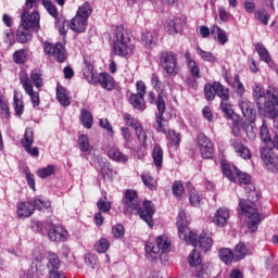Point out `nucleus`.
<instances>
[{"label": "nucleus", "mask_w": 278, "mask_h": 278, "mask_svg": "<svg viewBox=\"0 0 278 278\" xmlns=\"http://www.w3.org/2000/svg\"><path fill=\"white\" fill-rule=\"evenodd\" d=\"M123 203L126 210L137 212L141 220H144L150 228H153V215L155 214V205L151 201H143L142 206L138 201V192L134 189H128L124 192Z\"/></svg>", "instance_id": "nucleus-1"}, {"label": "nucleus", "mask_w": 278, "mask_h": 278, "mask_svg": "<svg viewBox=\"0 0 278 278\" xmlns=\"http://www.w3.org/2000/svg\"><path fill=\"white\" fill-rule=\"evenodd\" d=\"M33 31H40V13L33 11V15L22 14V23L16 30V39L21 45H26L31 40Z\"/></svg>", "instance_id": "nucleus-2"}, {"label": "nucleus", "mask_w": 278, "mask_h": 278, "mask_svg": "<svg viewBox=\"0 0 278 278\" xmlns=\"http://www.w3.org/2000/svg\"><path fill=\"white\" fill-rule=\"evenodd\" d=\"M134 45L131 43V37H129V30L124 26H117L115 30V39L113 41V52L119 58H127L134 53Z\"/></svg>", "instance_id": "nucleus-3"}, {"label": "nucleus", "mask_w": 278, "mask_h": 278, "mask_svg": "<svg viewBox=\"0 0 278 278\" xmlns=\"http://www.w3.org/2000/svg\"><path fill=\"white\" fill-rule=\"evenodd\" d=\"M236 176L239 181V184H242L244 187V191L247 193L248 200H240L239 201V207L243 210V212H247L249 210L253 208V201L260 200V193L255 191V186L251 184V176L244 172L236 170ZM245 205V206H244Z\"/></svg>", "instance_id": "nucleus-4"}, {"label": "nucleus", "mask_w": 278, "mask_h": 278, "mask_svg": "<svg viewBox=\"0 0 278 278\" xmlns=\"http://www.w3.org/2000/svg\"><path fill=\"white\" fill-rule=\"evenodd\" d=\"M252 96L256 101L258 112H262V110L266 112L269 108H273L274 99H277L275 93L270 92V90L265 91L264 86L258 83L254 84Z\"/></svg>", "instance_id": "nucleus-5"}, {"label": "nucleus", "mask_w": 278, "mask_h": 278, "mask_svg": "<svg viewBox=\"0 0 278 278\" xmlns=\"http://www.w3.org/2000/svg\"><path fill=\"white\" fill-rule=\"evenodd\" d=\"M170 249V240L166 236L156 238V244L148 242L146 244V257L149 262H157L162 253H166Z\"/></svg>", "instance_id": "nucleus-6"}, {"label": "nucleus", "mask_w": 278, "mask_h": 278, "mask_svg": "<svg viewBox=\"0 0 278 278\" xmlns=\"http://www.w3.org/2000/svg\"><path fill=\"white\" fill-rule=\"evenodd\" d=\"M160 64L169 77H177V75H179V61L177 59V53L173 51L161 52Z\"/></svg>", "instance_id": "nucleus-7"}, {"label": "nucleus", "mask_w": 278, "mask_h": 278, "mask_svg": "<svg viewBox=\"0 0 278 278\" xmlns=\"http://www.w3.org/2000/svg\"><path fill=\"white\" fill-rule=\"evenodd\" d=\"M185 241L194 247V249L199 247V249H201V251H203L204 253H207L214 244V241L212 240V232H210L208 230H203L199 239L197 238V232L189 231L187 240Z\"/></svg>", "instance_id": "nucleus-8"}, {"label": "nucleus", "mask_w": 278, "mask_h": 278, "mask_svg": "<svg viewBox=\"0 0 278 278\" xmlns=\"http://www.w3.org/2000/svg\"><path fill=\"white\" fill-rule=\"evenodd\" d=\"M255 202L256 201H252V208H249L247 204H244V207L248 211L239 207L241 210V214H244V216L248 217L247 226L250 233H255L260 227V223H262V217L260 216V213H257V208H255Z\"/></svg>", "instance_id": "nucleus-9"}, {"label": "nucleus", "mask_w": 278, "mask_h": 278, "mask_svg": "<svg viewBox=\"0 0 278 278\" xmlns=\"http://www.w3.org/2000/svg\"><path fill=\"white\" fill-rule=\"evenodd\" d=\"M20 84L23 87L24 91L30 98L33 103V108L40 106V92L34 90V84L29 80V76L27 74L20 75Z\"/></svg>", "instance_id": "nucleus-10"}, {"label": "nucleus", "mask_w": 278, "mask_h": 278, "mask_svg": "<svg viewBox=\"0 0 278 278\" xmlns=\"http://www.w3.org/2000/svg\"><path fill=\"white\" fill-rule=\"evenodd\" d=\"M273 149L274 148H261V159L267 170L278 173V156Z\"/></svg>", "instance_id": "nucleus-11"}, {"label": "nucleus", "mask_w": 278, "mask_h": 278, "mask_svg": "<svg viewBox=\"0 0 278 278\" xmlns=\"http://www.w3.org/2000/svg\"><path fill=\"white\" fill-rule=\"evenodd\" d=\"M62 262L55 253H48L47 256V268L49 270V278H66L64 271L60 270Z\"/></svg>", "instance_id": "nucleus-12"}, {"label": "nucleus", "mask_w": 278, "mask_h": 278, "mask_svg": "<svg viewBox=\"0 0 278 278\" xmlns=\"http://www.w3.org/2000/svg\"><path fill=\"white\" fill-rule=\"evenodd\" d=\"M43 52L46 55H51L55 58L58 62H64L66 60V51L64 50V46L62 43H51L49 41L43 42Z\"/></svg>", "instance_id": "nucleus-13"}, {"label": "nucleus", "mask_w": 278, "mask_h": 278, "mask_svg": "<svg viewBox=\"0 0 278 278\" xmlns=\"http://www.w3.org/2000/svg\"><path fill=\"white\" fill-rule=\"evenodd\" d=\"M198 146L204 160H212L214 157V147L205 134L200 132L198 135Z\"/></svg>", "instance_id": "nucleus-14"}, {"label": "nucleus", "mask_w": 278, "mask_h": 278, "mask_svg": "<svg viewBox=\"0 0 278 278\" xmlns=\"http://www.w3.org/2000/svg\"><path fill=\"white\" fill-rule=\"evenodd\" d=\"M21 144L25 149L26 153L31 155V157H38V155H40L38 147L31 148V144H34V129L26 128L25 134L21 139Z\"/></svg>", "instance_id": "nucleus-15"}, {"label": "nucleus", "mask_w": 278, "mask_h": 278, "mask_svg": "<svg viewBox=\"0 0 278 278\" xmlns=\"http://www.w3.org/2000/svg\"><path fill=\"white\" fill-rule=\"evenodd\" d=\"M166 112V109H164V104H159V111L155 113V123L153 125L155 131L159 134H168L170 131V128L168 127V121L164 118V113Z\"/></svg>", "instance_id": "nucleus-16"}, {"label": "nucleus", "mask_w": 278, "mask_h": 278, "mask_svg": "<svg viewBox=\"0 0 278 278\" xmlns=\"http://www.w3.org/2000/svg\"><path fill=\"white\" fill-rule=\"evenodd\" d=\"M260 138L262 142H264L265 148H275L278 151V135L276 132L274 138L270 137V130L265 121H263V124L260 127Z\"/></svg>", "instance_id": "nucleus-17"}, {"label": "nucleus", "mask_w": 278, "mask_h": 278, "mask_svg": "<svg viewBox=\"0 0 278 278\" xmlns=\"http://www.w3.org/2000/svg\"><path fill=\"white\" fill-rule=\"evenodd\" d=\"M239 108L247 121L255 123L257 113L255 112V109H253V104L247 98L239 100Z\"/></svg>", "instance_id": "nucleus-18"}, {"label": "nucleus", "mask_w": 278, "mask_h": 278, "mask_svg": "<svg viewBox=\"0 0 278 278\" xmlns=\"http://www.w3.org/2000/svg\"><path fill=\"white\" fill-rule=\"evenodd\" d=\"M230 147L233 149L235 153H237L238 157L242 160H251V157H253L251 150L238 139H231Z\"/></svg>", "instance_id": "nucleus-19"}, {"label": "nucleus", "mask_w": 278, "mask_h": 278, "mask_svg": "<svg viewBox=\"0 0 278 278\" xmlns=\"http://www.w3.org/2000/svg\"><path fill=\"white\" fill-rule=\"evenodd\" d=\"M176 225L178 227V236L180 240H188V218L186 217V211H179L176 218Z\"/></svg>", "instance_id": "nucleus-20"}, {"label": "nucleus", "mask_w": 278, "mask_h": 278, "mask_svg": "<svg viewBox=\"0 0 278 278\" xmlns=\"http://www.w3.org/2000/svg\"><path fill=\"white\" fill-rule=\"evenodd\" d=\"M48 238L52 242H66L68 231L62 226H52L48 231Z\"/></svg>", "instance_id": "nucleus-21"}, {"label": "nucleus", "mask_w": 278, "mask_h": 278, "mask_svg": "<svg viewBox=\"0 0 278 278\" xmlns=\"http://www.w3.org/2000/svg\"><path fill=\"white\" fill-rule=\"evenodd\" d=\"M187 68L193 78H188L187 84L190 86L193 90H195L198 83L195 79H201V68H199V64L197 61H190L187 63Z\"/></svg>", "instance_id": "nucleus-22"}, {"label": "nucleus", "mask_w": 278, "mask_h": 278, "mask_svg": "<svg viewBox=\"0 0 278 278\" xmlns=\"http://www.w3.org/2000/svg\"><path fill=\"white\" fill-rule=\"evenodd\" d=\"M157 94H155V92L150 91L148 93V101L149 103H151V105H156V110L157 112H160V104L163 105V110H166V93H164V91H156Z\"/></svg>", "instance_id": "nucleus-23"}, {"label": "nucleus", "mask_w": 278, "mask_h": 278, "mask_svg": "<svg viewBox=\"0 0 278 278\" xmlns=\"http://www.w3.org/2000/svg\"><path fill=\"white\" fill-rule=\"evenodd\" d=\"M229 216L231 214L229 213V208L227 207H219L213 217V223L216 225V227H225L227 225V220H229Z\"/></svg>", "instance_id": "nucleus-24"}, {"label": "nucleus", "mask_w": 278, "mask_h": 278, "mask_svg": "<svg viewBox=\"0 0 278 278\" xmlns=\"http://www.w3.org/2000/svg\"><path fill=\"white\" fill-rule=\"evenodd\" d=\"M67 26L76 34H84V31H86V27H88V21L75 15V17L67 23Z\"/></svg>", "instance_id": "nucleus-25"}, {"label": "nucleus", "mask_w": 278, "mask_h": 278, "mask_svg": "<svg viewBox=\"0 0 278 278\" xmlns=\"http://www.w3.org/2000/svg\"><path fill=\"white\" fill-rule=\"evenodd\" d=\"M18 218H29L35 212L34 204L31 202H21L17 204Z\"/></svg>", "instance_id": "nucleus-26"}, {"label": "nucleus", "mask_w": 278, "mask_h": 278, "mask_svg": "<svg viewBox=\"0 0 278 278\" xmlns=\"http://www.w3.org/2000/svg\"><path fill=\"white\" fill-rule=\"evenodd\" d=\"M98 83L104 90H114V77L108 73H100L98 76Z\"/></svg>", "instance_id": "nucleus-27"}, {"label": "nucleus", "mask_w": 278, "mask_h": 278, "mask_svg": "<svg viewBox=\"0 0 278 278\" xmlns=\"http://www.w3.org/2000/svg\"><path fill=\"white\" fill-rule=\"evenodd\" d=\"M106 155L110 157V160H113V162H127V156L123 154V152H121V150H118L116 147L109 148Z\"/></svg>", "instance_id": "nucleus-28"}, {"label": "nucleus", "mask_w": 278, "mask_h": 278, "mask_svg": "<svg viewBox=\"0 0 278 278\" xmlns=\"http://www.w3.org/2000/svg\"><path fill=\"white\" fill-rule=\"evenodd\" d=\"M211 34L217 36V41L219 45H227L229 42V37L227 36V31L220 28L219 26H213L211 29Z\"/></svg>", "instance_id": "nucleus-29"}, {"label": "nucleus", "mask_w": 278, "mask_h": 278, "mask_svg": "<svg viewBox=\"0 0 278 278\" xmlns=\"http://www.w3.org/2000/svg\"><path fill=\"white\" fill-rule=\"evenodd\" d=\"M129 103L135 108V110H140L141 112L147 108L144 104V96L131 93L129 97Z\"/></svg>", "instance_id": "nucleus-30"}, {"label": "nucleus", "mask_w": 278, "mask_h": 278, "mask_svg": "<svg viewBox=\"0 0 278 278\" xmlns=\"http://www.w3.org/2000/svg\"><path fill=\"white\" fill-rule=\"evenodd\" d=\"M142 184L149 188V190H157V181H155V178L151 176V173L143 172L140 175Z\"/></svg>", "instance_id": "nucleus-31"}, {"label": "nucleus", "mask_w": 278, "mask_h": 278, "mask_svg": "<svg viewBox=\"0 0 278 278\" xmlns=\"http://www.w3.org/2000/svg\"><path fill=\"white\" fill-rule=\"evenodd\" d=\"M141 40L144 42L146 47H155V45H157V37L153 31L143 30Z\"/></svg>", "instance_id": "nucleus-32"}, {"label": "nucleus", "mask_w": 278, "mask_h": 278, "mask_svg": "<svg viewBox=\"0 0 278 278\" xmlns=\"http://www.w3.org/2000/svg\"><path fill=\"white\" fill-rule=\"evenodd\" d=\"M214 88L215 94H217L222 101H229V88L218 81H214Z\"/></svg>", "instance_id": "nucleus-33"}, {"label": "nucleus", "mask_w": 278, "mask_h": 278, "mask_svg": "<svg viewBox=\"0 0 278 278\" xmlns=\"http://www.w3.org/2000/svg\"><path fill=\"white\" fill-rule=\"evenodd\" d=\"M152 157L154 166H156L157 169L162 168V163L164 162V150H162V147L154 146Z\"/></svg>", "instance_id": "nucleus-34"}, {"label": "nucleus", "mask_w": 278, "mask_h": 278, "mask_svg": "<svg viewBox=\"0 0 278 278\" xmlns=\"http://www.w3.org/2000/svg\"><path fill=\"white\" fill-rule=\"evenodd\" d=\"M189 203L192 207H201L203 195L197 189H191L189 192Z\"/></svg>", "instance_id": "nucleus-35"}, {"label": "nucleus", "mask_w": 278, "mask_h": 278, "mask_svg": "<svg viewBox=\"0 0 278 278\" xmlns=\"http://www.w3.org/2000/svg\"><path fill=\"white\" fill-rule=\"evenodd\" d=\"M56 99L64 108L71 105V99L66 93V89L62 86L56 87Z\"/></svg>", "instance_id": "nucleus-36"}, {"label": "nucleus", "mask_w": 278, "mask_h": 278, "mask_svg": "<svg viewBox=\"0 0 278 278\" xmlns=\"http://www.w3.org/2000/svg\"><path fill=\"white\" fill-rule=\"evenodd\" d=\"M30 84L33 81L35 88H42L43 86V81H42V71H40L39 68H34L30 72V79H29Z\"/></svg>", "instance_id": "nucleus-37"}, {"label": "nucleus", "mask_w": 278, "mask_h": 278, "mask_svg": "<svg viewBox=\"0 0 278 278\" xmlns=\"http://www.w3.org/2000/svg\"><path fill=\"white\" fill-rule=\"evenodd\" d=\"M165 29L169 36H175V34H179L181 31V23H179V20H170L167 22Z\"/></svg>", "instance_id": "nucleus-38"}, {"label": "nucleus", "mask_w": 278, "mask_h": 278, "mask_svg": "<svg viewBox=\"0 0 278 278\" xmlns=\"http://www.w3.org/2000/svg\"><path fill=\"white\" fill-rule=\"evenodd\" d=\"M254 18L258 21L262 25H268L270 21V14L266 9H258L254 12Z\"/></svg>", "instance_id": "nucleus-39"}, {"label": "nucleus", "mask_w": 278, "mask_h": 278, "mask_svg": "<svg viewBox=\"0 0 278 278\" xmlns=\"http://www.w3.org/2000/svg\"><path fill=\"white\" fill-rule=\"evenodd\" d=\"M80 121L83 123V127L86 129H91L92 128V113L88 112L86 109H81L80 111Z\"/></svg>", "instance_id": "nucleus-40"}, {"label": "nucleus", "mask_w": 278, "mask_h": 278, "mask_svg": "<svg viewBox=\"0 0 278 278\" xmlns=\"http://www.w3.org/2000/svg\"><path fill=\"white\" fill-rule=\"evenodd\" d=\"M135 136L137 137V140L143 147V149H147V140H149V131L144 129V127H139L135 130Z\"/></svg>", "instance_id": "nucleus-41"}, {"label": "nucleus", "mask_w": 278, "mask_h": 278, "mask_svg": "<svg viewBox=\"0 0 278 278\" xmlns=\"http://www.w3.org/2000/svg\"><path fill=\"white\" fill-rule=\"evenodd\" d=\"M266 112H268L269 118L274 119V127H275V129H277L276 134L278 135V103H277V98H274V103H273L271 108L269 106Z\"/></svg>", "instance_id": "nucleus-42"}, {"label": "nucleus", "mask_w": 278, "mask_h": 278, "mask_svg": "<svg viewBox=\"0 0 278 278\" xmlns=\"http://www.w3.org/2000/svg\"><path fill=\"white\" fill-rule=\"evenodd\" d=\"M84 77L89 81V84L94 83V66L85 60V67L83 68Z\"/></svg>", "instance_id": "nucleus-43"}, {"label": "nucleus", "mask_w": 278, "mask_h": 278, "mask_svg": "<svg viewBox=\"0 0 278 278\" xmlns=\"http://www.w3.org/2000/svg\"><path fill=\"white\" fill-rule=\"evenodd\" d=\"M165 136H167L169 147H179L181 142V134L175 130H169Z\"/></svg>", "instance_id": "nucleus-44"}, {"label": "nucleus", "mask_w": 278, "mask_h": 278, "mask_svg": "<svg viewBox=\"0 0 278 278\" xmlns=\"http://www.w3.org/2000/svg\"><path fill=\"white\" fill-rule=\"evenodd\" d=\"M90 14H92V7L90 3L85 2L81 7L78 8L76 16L88 21V18H90Z\"/></svg>", "instance_id": "nucleus-45"}, {"label": "nucleus", "mask_w": 278, "mask_h": 278, "mask_svg": "<svg viewBox=\"0 0 278 278\" xmlns=\"http://www.w3.org/2000/svg\"><path fill=\"white\" fill-rule=\"evenodd\" d=\"M123 119L125 125H127V127H131L132 129H138L139 127L142 126V123H140V121H138L137 118H135L134 116H131V114L129 113H124L123 114Z\"/></svg>", "instance_id": "nucleus-46"}, {"label": "nucleus", "mask_w": 278, "mask_h": 278, "mask_svg": "<svg viewBox=\"0 0 278 278\" xmlns=\"http://www.w3.org/2000/svg\"><path fill=\"white\" fill-rule=\"evenodd\" d=\"M219 258L224 264H231L233 260L236 258L233 252H231V249L223 248L219 250Z\"/></svg>", "instance_id": "nucleus-47"}, {"label": "nucleus", "mask_w": 278, "mask_h": 278, "mask_svg": "<svg viewBox=\"0 0 278 278\" xmlns=\"http://www.w3.org/2000/svg\"><path fill=\"white\" fill-rule=\"evenodd\" d=\"M212 269L208 264L198 265L195 268L194 277L197 278H210Z\"/></svg>", "instance_id": "nucleus-48"}, {"label": "nucleus", "mask_w": 278, "mask_h": 278, "mask_svg": "<svg viewBox=\"0 0 278 278\" xmlns=\"http://www.w3.org/2000/svg\"><path fill=\"white\" fill-rule=\"evenodd\" d=\"M247 253H249V250L247 249V244L240 242L235 247L233 255L237 262H240V260H244V257H247Z\"/></svg>", "instance_id": "nucleus-49"}, {"label": "nucleus", "mask_w": 278, "mask_h": 278, "mask_svg": "<svg viewBox=\"0 0 278 278\" xmlns=\"http://www.w3.org/2000/svg\"><path fill=\"white\" fill-rule=\"evenodd\" d=\"M172 192L176 197V199L181 201V199H184V192H186V189L184 188V182H181L180 180L174 181L172 186Z\"/></svg>", "instance_id": "nucleus-50"}, {"label": "nucleus", "mask_w": 278, "mask_h": 278, "mask_svg": "<svg viewBox=\"0 0 278 278\" xmlns=\"http://www.w3.org/2000/svg\"><path fill=\"white\" fill-rule=\"evenodd\" d=\"M33 207H35V210H49V207H51V202H49V200L42 198V197H38L33 201Z\"/></svg>", "instance_id": "nucleus-51"}, {"label": "nucleus", "mask_w": 278, "mask_h": 278, "mask_svg": "<svg viewBox=\"0 0 278 278\" xmlns=\"http://www.w3.org/2000/svg\"><path fill=\"white\" fill-rule=\"evenodd\" d=\"M38 3H40V0H26L23 14L26 13V16H33L34 12H38L36 10V8H38Z\"/></svg>", "instance_id": "nucleus-52"}, {"label": "nucleus", "mask_w": 278, "mask_h": 278, "mask_svg": "<svg viewBox=\"0 0 278 278\" xmlns=\"http://www.w3.org/2000/svg\"><path fill=\"white\" fill-rule=\"evenodd\" d=\"M77 144L81 153H88L90 151V139H88V135H80Z\"/></svg>", "instance_id": "nucleus-53"}, {"label": "nucleus", "mask_w": 278, "mask_h": 278, "mask_svg": "<svg viewBox=\"0 0 278 278\" xmlns=\"http://www.w3.org/2000/svg\"><path fill=\"white\" fill-rule=\"evenodd\" d=\"M232 88L238 97H243L244 92H247L244 85L240 81V75L238 74L233 77Z\"/></svg>", "instance_id": "nucleus-54"}, {"label": "nucleus", "mask_w": 278, "mask_h": 278, "mask_svg": "<svg viewBox=\"0 0 278 278\" xmlns=\"http://www.w3.org/2000/svg\"><path fill=\"white\" fill-rule=\"evenodd\" d=\"M255 49H256V52L258 53L261 60L268 64V62H270L271 58H270V53H268V50L264 47V45L256 43Z\"/></svg>", "instance_id": "nucleus-55"}, {"label": "nucleus", "mask_w": 278, "mask_h": 278, "mask_svg": "<svg viewBox=\"0 0 278 278\" xmlns=\"http://www.w3.org/2000/svg\"><path fill=\"white\" fill-rule=\"evenodd\" d=\"M204 97L206 101H213L216 99V88H214V83H207L204 85Z\"/></svg>", "instance_id": "nucleus-56"}, {"label": "nucleus", "mask_w": 278, "mask_h": 278, "mask_svg": "<svg viewBox=\"0 0 278 278\" xmlns=\"http://www.w3.org/2000/svg\"><path fill=\"white\" fill-rule=\"evenodd\" d=\"M15 64H25L27 62V50L20 49L13 53Z\"/></svg>", "instance_id": "nucleus-57"}, {"label": "nucleus", "mask_w": 278, "mask_h": 278, "mask_svg": "<svg viewBox=\"0 0 278 278\" xmlns=\"http://www.w3.org/2000/svg\"><path fill=\"white\" fill-rule=\"evenodd\" d=\"M197 53L204 62H211L212 64L216 62V58L212 52H207L200 47L197 48Z\"/></svg>", "instance_id": "nucleus-58"}, {"label": "nucleus", "mask_w": 278, "mask_h": 278, "mask_svg": "<svg viewBox=\"0 0 278 278\" xmlns=\"http://www.w3.org/2000/svg\"><path fill=\"white\" fill-rule=\"evenodd\" d=\"M37 175L40 177V179H47V177L55 175V166L48 165L47 167L40 168L38 169Z\"/></svg>", "instance_id": "nucleus-59"}, {"label": "nucleus", "mask_w": 278, "mask_h": 278, "mask_svg": "<svg viewBox=\"0 0 278 278\" xmlns=\"http://www.w3.org/2000/svg\"><path fill=\"white\" fill-rule=\"evenodd\" d=\"M94 249L98 253H106L110 249V240L106 238H101L96 244Z\"/></svg>", "instance_id": "nucleus-60"}, {"label": "nucleus", "mask_w": 278, "mask_h": 278, "mask_svg": "<svg viewBox=\"0 0 278 278\" xmlns=\"http://www.w3.org/2000/svg\"><path fill=\"white\" fill-rule=\"evenodd\" d=\"M97 207L99 212H102V214H108L112 210V202L108 200L100 199L97 202Z\"/></svg>", "instance_id": "nucleus-61"}, {"label": "nucleus", "mask_w": 278, "mask_h": 278, "mask_svg": "<svg viewBox=\"0 0 278 278\" xmlns=\"http://www.w3.org/2000/svg\"><path fill=\"white\" fill-rule=\"evenodd\" d=\"M220 110L224 112L227 118H231V116H233V109H231V103H229V100H222Z\"/></svg>", "instance_id": "nucleus-62"}, {"label": "nucleus", "mask_w": 278, "mask_h": 278, "mask_svg": "<svg viewBox=\"0 0 278 278\" xmlns=\"http://www.w3.org/2000/svg\"><path fill=\"white\" fill-rule=\"evenodd\" d=\"M190 266H199L201 264V254L197 250H192L189 254Z\"/></svg>", "instance_id": "nucleus-63"}, {"label": "nucleus", "mask_w": 278, "mask_h": 278, "mask_svg": "<svg viewBox=\"0 0 278 278\" xmlns=\"http://www.w3.org/2000/svg\"><path fill=\"white\" fill-rule=\"evenodd\" d=\"M112 236L116 239L124 238L125 236V227L121 224H116L112 227Z\"/></svg>", "instance_id": "nucleus-64"}]
</instances>
